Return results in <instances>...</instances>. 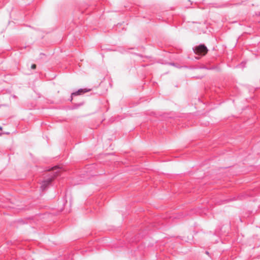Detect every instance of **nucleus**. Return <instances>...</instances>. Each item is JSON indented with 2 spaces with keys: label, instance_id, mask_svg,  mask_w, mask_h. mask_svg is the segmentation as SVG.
<instances>
[{
  "label": "nucleus",
  "instance_id": "obj_1",
  "mask_svg": "<svg viewBox=\"0 0 260 260\" xmlns=\"http://www.w3.org/2000/svg\"><path fill=\"white\" fill-rule=\"evenodd\" d=\"M195 54L199 55H205L208 51L207 47L204 44H200L193 48Z\"/></svg>",
  "mask_w": 260,
  "mask_h": 260
},
{
  "label": "nucleus",
  "instance_id": "obj_2",
  "mask_svg": "<svg viewBox=\"0 0 260 260\" xmlns=\"http://www.w3.org/2000/svg\"><path fill=\"white\" fill-rule=\"evenodd\" d=\"M90 90V89H86V88H80L78 89L77 91L72 92V95H81L84 93H86L87 92H88Z\"/></svg>",
  "mask_w": 260,
  "mask_h": 260
},
{
  "label": "nucleus",
  "instance_id": "obj_3",
  "mask_svg": "<svg viewBox=\"0 0 260 260\" xmlns=\"http://www.w3.org/2000/svg\"><path fill=\"white\" fill-rule=\"evenodd\" d=\"M53 180V178H50V179H48L46 180H45L42 183V186H41V188L43 189H45V188L47 186V185L50 183H51L52 180Z\"/></svg>",
  "mask_w": 260,
  "mask_h": 260
},
{
  "label": "nucleus",
  "instance_id": "obj_4",
  "mask_svg": "<svg viewBox=\"0 0 260 260\" xmlns=\"http://www.w3.org/2000/svg\"><path fill=\"white\" fill-rule=\"evenodd\" d=\"M84 102H80L78 104H74L73 106L71 108L72 110H75L79 108L80 106L83 105Z\"/></svg>",
  "mask_w": 260,
  "mask_h": 260
},
{
  "label": "nucleus",
  "instance_id": "obj_5",
  "mask_svg": "<svg viewBox=\"0 0 260 260\" xmlns=\"http://www.w3.org/2000/svg\"><path fill=\"white\" fill-rule=\"evenodd\" d=\"M167 64H168L169 65H170V66H174L177 68H183V66H180V65H179L178 63H174V62H168L167 63ZM184 68H187L186 66H184Z\"/></svg>",
  "mask_w": 260,
  "mask_h": 260
},
{
  "label": "nucleus",
  "instance_id": "obj_6",
  "mask_svg": "<svg viewBox=\"0 0 260 260\" xmlns=\"http://www.w3.org/2000/svg\"><path fill=\"white\" fill-rule=\"evenodd\" d=\"M36 67H37V66H36V65L35 64H32L31 66V69H33V70L36 69Z\"/></svg>",
  "mask_w": 260,
  "mask_h": 260
},
{
  "label": "nucleus",
  "instance_id": "obj_7",
  "mask_svg": "<svg viewBox=\"0 0 260 260\" xmlns=\"http://www.w3.org/2000/svg\"><path fill=\"white\" fill-rule=\"evenodd\" d=\"M58 168V166H56L52 167L50 170H54L57 169Z\"/></svg>",
  "mask_w": 260,
  "mask_h": 260
},
{
  "label": "nucleus",
  "instance_id": "obj_8",
  "mask_svg": "<svg viewBox=\"0 0 260 260\" xmlns=\"http://www.w3.org/2000/svg\"><path fill=\"white\" fill-rule=\"evenodd\" d=\"M73 96H74V95H72V94H71L70 98L69 99V101H70V102H72V100H73Z\"/></svg>",
  "mask_w": 260,
  "mask_h": 260
},
{
  "label": "nucleus",
  "instance_id": "obj_9",
  "mask_svg": "<svg viewBox=\"0 0 260 260\" xmlns=\"http://www.w3.org/2000/svg\"><path fill=\"white\" fill-rule=\"evenodd\" d=\"M135 54H136V55H137V56H138L140 57H142V58L143 57V56L142 54H140L135 53Z\"/></svg>",
  "mask_w": 260,
  "mask_h": 260
},
{
  "label": "nucleus",
  "instance_id": "obj_10",
  "mask_svg": "<svg viewBox=\"0 0 260 260\" xmlns=\"http://www.w3.org/2000/svg\"><path fill=\"white\" fill-rule=\"evenodd\" d=\"M2 131V127L0 126V135L2 134L1 131Z\"/></svg>",
  "mask_w": 260,
  "mask_h": 260
},
{
  "label": "nucleus",
  "instance_id": "obj_11",
  "mask_svg": "<svg viewBox=\"0 0 260 260\" xmlns=\"http://www.w3.org/2000/svg\"><path fill=\"white\" fill-rule=\"evenodd\" d=\"M145 57H146V58H149L150 57H149V56H145Z\"/></svg>",
  "mask_w": 260,
  "mask_h": 260
}]
</instances>
